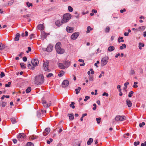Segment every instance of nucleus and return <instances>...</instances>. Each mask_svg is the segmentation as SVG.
I'll return each instance as SVG.
<instances>
[{"mask_svg": "<svg viewBox=\"0 0 146 146\" xmlns=\"http://www.w3.org/2000/svg\"><path fill=\"white\" fill-rule=\"evenodd\" d=\"M44 82L43 75L41 74L40 75L36 76L35 78V83L37 85L41 84Z\"/></svg>", "mask_w": 146, "mask_h": 146, "instance_id": "f257e3e1", "label": "nucleus"}, {"mask_svg": "<svg viewBox=\"0 0 146 146\" xmlns=\"http://www.w3.org/2000/svg\"><path fill=\"white\" fill-rule=\"evenodd\" d=\"M61 45L60 42H58L55 45V49L56 52L59 54H62L65 51L64 49L61 47Z\"/></svg>", "mask_w": 146, "mask_h": 146, "instance_id": "f03ea898", "label": "nucleus"}, {"mask_svg": "<svg viewBox=\"0 0 146 146\" xmlns=\"http://www.w3.org/2000/svg\"><path fill=\"white\" fill-rule=\"evenodd\" d=\"M71 15L69 13H66L64 14L63 16V18L62 19V22L64 23H66L71 19Z\"/></svg>", "mask_w": 146, "mask_h": 146, "instance_id": "7ed1b4c3", "label": "nucleus"}, {"mask_svg": "<svg viewBox=\"0 0 146 146\" xmlns=\"http://www.w3.org/2000/svg\"><path fill=\"white\" fill-rule=\"evenodd\" d=\"M42 104L43 106L45 108H48L51 106V103L50 101L43 100H42Z\"/></svg>", "mask_w": 146, "mask_h": 146, "instance_id": "20e7f679", "label": "nucleus"}, {"mask_svg": "<svg viewBox=\"0 0 146 146\" xmlns=\"http://www.w3.org/2000/svg\"><path fill=\"white\" fill-rule=\"evenodd\" d=\"M49 62H44L43 64V68L44 70L47 72H49L50 71V70L48 69V64Z\"/></svg>", "mask_w": 146, "mask_h": 146, "instance_id": "39448f33", "label": "nucleus"}, {"mask_svg": "<svg viewBox=\"0 0 146 146\" xmlns=\"http://www.w3.org/2000/svg\"><path fill=\"white\" fill-rule=\"evenodd\" d=\"M26 137V135L23 133H19L17 136L18 140L20 141L24 140Z\"/></svg>", "mask_w": 146, "mask_h": 146, "instance_id": "423d86ee", "label": "nucleus"}, {"mask_svg": "<svg viewBox=\"0 0 146 146\" xmlns=\"http://www.w3.org/2000/svg\"><path fill=\"white\" fill-rule=\"evenodd\" d=\"M125 119L126 117L123 115H117L115 118V120L117 121H122Z\"/></svg>", "mask_w": 146, "mask_h": 146, "instance_id": "0eeeda50", "label": "nucleus"}, {"mask_svg": "<svg viewBox=\"0 0 146 146\" xmlns=\"http://www.w3.org/2000/svg\"><path fill=\"white\" fill-rule=\"evenodd\" d=\"M108 57H105L103 58L101 61V64L102 66H104L106 65L108 62Z\"/></svg>", "mask_w": 146, "mask_h": 146, "instance_id": "6e6552de", "label": "nucleus"}, {"mask_svg": "<svg viewBox=\"0 0 146 146\" xmlns=\"http://www.w3.org/2000/svg\"><path fill=\"white\" fill-rule=\"evenodd\" d=\"M80 34L79 32H75L71 36L70 38L73 40L76 39L77 37Z\"/></svg>", "mask_w": 146, "mask_h": 146, "instance_id": "1a4fd4ad", "label": "nucleus"}, {"mask_svg": "<svg viewBox=\"0 0 146 146\" xmlns=\"http://www.w3.org/2000/svg\"><path fill=\"white\" fill-rule=\"evenodd\" d=\"M31 62L33 66H37L39 63V61L38 60L36 59L32 60Z\"/></svg>", "mask_w": 146, "mask_h": 146, "instance_id": "9d476101", "label": "nucleus"}, {"mask_svg": "<svg viewBox=\"0 0 146 146\" xmlns=\"http://www.w3.org/2000/svg\"><path fill=\"white\" fill-rule=\"evenodd\" d=\"M50 129L49 128H47L45 129L43 133V135L44 136L47 135L50 132Z\"/></svg>", "mask_w": 146, "mask_h": 146, "instance_id": "9b49d317", "label": "nucleus"}, {"mask_svg": "<svg viewBox=\"0 0 146 146\" xmlns=\"http://www.w3.org/2000/svg\"><path fill=\"white\" fill-rule=\"evenodd\" d=\"M69 82L68 80H64L62 83V86L63 87H66L69 84Z\"/></svg>", "mask_w": 146, "mask_h": 146, "instance_id": "f8f14e48", "label": "nucleus"}, {"mask_svg": "<svg viewBox=\"0 0 146 146\" xmlns=\"http://www.w3.org/2000/svg\"><path fill=\"white\" fill-rule=\"evenodd\" d=\"M64 23L62 22V20H58L55 22L56 25L58 27H60L61 25Z\"/></svg>", "mask_w": 146, "mask_h": 146, "instance_id": "ddd939ff", "label": "nucleus"}, {"mask_svg": "<svg viewBox=\"0 0 146 146\" xmlns=\"http://www.w3.org/2000/svg\"><path fill=\"white\" fill-rule=\"evenodd\" d=\"M41 36L42 38L44 39L46 38L47 36L48 35V34H47L45 33L43 31H41Z\"/></svg>", "mask_w": 146, "mask_h": 146, "instance_id": "4468645a", "label": "nucleus"}, {"mask_svg": "<svg viewBox=\"0 0 146 146\" xmlns=\"http://www.w3.org/2000/svg\"><path fill=\"white\" fill-rule=\"evenodd\" d=\"M53 49V46L50 44L46 48V50L49 52H51Z\"/></svg>", "mask_w": 146, "mask_h": 146, "instance_id": "2eb2a0df", "label": "nucleus"}, {"mask_svg": "<svg viewBox=\"0 0 146 146\" xmlns=\"http://www.w3.org/2000/svg\"><path fill=\"white\" fill-rule=\"evenodd\" d=\"M66 31L68 33H72L73 31L74 28L68 26L66 27Z\"/></svg>", "mask_w": 146, "mask_h": 146, "instance_id": "dca6fc26", "label": "nucleus"}, {"mask_svg": "<svg viewBox=\"0 0 146 146\" xmlns=\"http://www.w3.org/2000/svg\"><path fill=\"white\" fill-rule=\"evenodd\" d=\"M126 104H127V106L129 107H130L132 106V104L131 103V101H130L129 100H127L126 101Z\"/></svg>", "mask_w": 146, "mask_h": 146, "instance_id": "f3484780", "label": "nucleus"}, {"mask_svg": "<svg viewBox=\"0 0 146 146\" xmlns=\"http://www.w3.org/2000/svg\"><path fill=\"white\" fill-rule=\"evenodd\" d=\"M38 29L42 31L44 29V27L43 25L42 24H39L38 25L37 27Z\"/></svg>", "mask_w": 146, "mask_h": 146, "instance_id": "a211bd4d", "label": "nucleus"}, {"mask_svg": "<svg viewBox=\"0 0 146 146\" xmlns=\"http://www.w3.org/2000/svg\"><path fill=\"white\" fill-rule=\"evenodd\" d=\"M20 34L19 33H17L15 35V36L14 38L15 41H18L19 40V38L20 37Z\"/></svg>", "mask_w": 146, "mask_h": 146, "instance_id": "6ab92c4d", "label": "nucleus"}, {"mask_svg": "<svg viewBox=\"0 0 146 146\" xmlns=\"http://www.w3.org/2000/svg\"><path fill=\"white\" fill-rule=\"evenodd\" d=\"M115 49V47L113 46H111L108 48V50L109 52H112Z\"/></svg>", "mask_w": 146, "mask_h": 146, "instance_id": "aec40b11", "label": "nucleus"}, {"mask_svg": "<svg viewBox=\"0 0 146 146\" xmlns=\"http://www.w3.org/2000/svg\"><path fill=\"white\" fill-rule=\"evenodd\" d=\"M145 26L140 27L138 28L137 30L138 31H142L145 29Z\"/></svg>", "mask_w": 146, "mask_h": 146, "instance_id": "412c9836", "label": "nucleus"}, {"mask_svg": "<svg viewBox=\"0 0 146 146\" xmlns=\"http://www.w3.org/2000/svg\"><path fill=\"white\" fill-rule=\"evenodd\" d=\"M58 66L59 68L61 69H64L66 68L65 66L61 63H59L58 64Z\"/></svg>", "mask_w": 146, "mask_h": 146, "instance_id": "4be33fe9", "label": "nucleus"}, {"mask_svg": "<svg viewBox=\"0 0 146 146\" xmlns=\"http://www.w3.org/2000/svg\"><path fill=\"white\" fill-rule=\"evenodd\" d=\"M68 116L69 117V119L71 120H72L74 119V116L73 114H69L68 115Z\"/></svg>", "mask_w": 146, "mask_h": 146, "instance_id": "5701e85b", "label": "nucleus"}, {"mask_svg": "<svg viewBox=\"0 0 146 146\" xmlns=\"http://www.w3.org/2000/svg\"><path fill=\"white\" fill-rule=\"evenodd\" d=\"M63 63L67 67H68L70 65V62L68 61H64V62Z\"/></svg>", "mask_w": 146, "mask_h": 146, "instance_id": "b1692460", "label": "nucleus"}, {"mask_svg": "<svg viewBox=\"0 0 146 146\" xmlns=\"http://www.w3.org/2000/svg\"><path fill=\"white\" fill-rule=\"evenodd\" d=\"M93 141V139L92 138H90L87 142V144L88 145H90L91 144Z\"/></svg>", "mask_w": 146, "mask_h": 146, "instance_id": "393cba45", "label": "nucleus"}, {"mask_svg": "<svg viewBox=\"0 0 146 146\" xmlns=\"http://www.w3.org/2000/svg\"><path fill=\"white\" fill-rule=\"evenodd\" d=\"M93 30V28H91L90 26H88L87 27V31H86L87 33H89L90 31Z\"/></svg>", "mask_w": 146, "mask_h": 146, "instance_id": "a878e982", "label": "nucleus"}, {"mask_svg": "<svg viewBox=\"0 0 146 146\" xmlns=\"http://www.w3.org/2000/svg\"><path fill=\"white\" fill-rule=\"evenodd\" d=\"M81 90V88L80 87H78L77 89H76L75 91L76 94H78L80 92V91Z\"/></svg>", "mask_w": 146, "mask_h": 146, "instance_id": "bb28decb", "label": "nucleus"}, {"mask_svg": "<svg viewBox=\"0 0 146 146\" xmlns=\"http://www.w3.org/2000/svg\"><path fill=\"white\" fill-rule=\"evenodd\" d=\"M5 47V45L1 43L0 42V50L3 49Z\"/></svg>", "mask_w": 146, "mask_h": 146, "instance_id": "cd10ccee", "label": "nucleus"}, {"mask_svg": "<svg viewBox=\"0 0 146 146\" xmlns=\"http://www.w3.org/2000/svg\"><path fill=\"white\" fill-rule=\"evenodd\" d=\"M64 72L62 70H61L60 71L59 74H58V76L59 77H61L64 75Z\"/></svg>", "mask_w": 146, "mask_h": 146, "instance_id": "c85d7f7f", "label": "nucleus"}, {"mask_svg": "<svg viewBox=\"0 0 146 146\" xmlns=\"http://www.w3.org/2000/svg\"><path fill=\"white\" fill-rule=\"evenodd\" d=\"M110 27L108 26L106 27V28L105 29V32L106 33H108L110 32Z\"/></svg>", "mask_w": 146, "mask_h": 146, "instance_id": "c756f323", "label": "nucleus"}, {"mask_svg": "<svg viewBox=\"0 0 146 146\" xmlns=\"http://www.w3.org/2000/svg\"><path fill=\"white\" fill-rule=\"evenodd\" d=\"M144 46V44H143L141 42L139 43V49L140 50L141 49V47H143Z\"/></svg>", "mask_w": 146, "mask_h": 146, "instance_id": "7c9ffc66", "label": "nucleus"}, {"mask_svg": "<svg viewBox=\"0 0 146 146\" xmlns=\"http://www.w3.org/2000/svg\"><path fill=\"white\" fill-rule=\"evenodd\" d=\"M10 120L13 124H14L17 122L16 119L14 118H12L10 119Z\"/></svg>", "mask_w": 146, "mask_h": 146, "instance_id": "2f4dec72", "label": "nucleus"}, {"mask_svg": "<svg viewBox=\"0 0 146 146\" xmlns=\"http://www.w3.org/2000/svg\"><path fill=\"white\" fill-rule=\"evenodd\" d=\"M25 34L24 33H22L21 34V36L23 37L24 36H27L28 35V32L26 31L25 32Z\"/></svg>", "mask_w": 146, "mask_h": 146, "instance_id": "473e14b6", "label": "nucleus"}, {"mask_svg": "<svg viewBox=\"0 0 146 146\" xmlns=\"http://www.w3.org/2000/svg\"><path fill=\"white\" fill-rule=\"evenodd\" d=\"M126 48V45L125 44H123L122 46H120V48L121 50H122L124 48Z\"/></svg>", "mask_w": 146, "mask_h": 146, "instance_id": "72a5a7b5", "label": "nucleus"}, {"mask_svg": "<svg viewBox=\"0 0 146 146\" xmlns=\"http://www.w3.org/2000/svg\"><path fill=\"white\" fill-rule=\"evenodd\" d=\"M68 9L70 12H72L73 11V8L70 6H69L68 7Z\"/></svg>", "mask_w": 146, "mask_h": 146, "instance_id": "f704fd0d", "label": "nucleus"}, {"mask_svg": "<svg viewBox=\"0 0 146 146\" xmlns=\"http://www.w3.org/2000/svg\"><path fill=\"white\" fill-rule=\"evenodd\" d=\"M26 146H34V145L31 142H29L27 143Z\"/></svg>", "mask_w": 146, "mask_h": 146, "instance_id": "c9c22d12", "label": "nucleus"}, {"mask_svg": "<svg viewBox=\"0 0 146 146\" xmlns=\"http://www.w3.org/2000/svg\"><path fill=\"white\" fill-rule=\"evenodd\" d=\"M31 90V88L30 87H29L26 90V92L27 93H28L30 92Z\"/></svg>", "mask_w": 146, "mask_h": 146, "instance_id": "e433bc0d", "label": "nucleus"}, {"mask_svg": "<svg viewBox=\"0 0 146 146\" xmlns=\"http://www.w3.org/2000/svg\"><path fill=\"white\" fill-rule=\"evenodd\" d=\"M74 104L75 103L74 102H72L71 103V104L70 105V106L71 107H72V109H74L75 108V106H74Z\"/></svg>", "mask_w": 146, "mask_h": 146, "instance_id": "4c0bfd02", "label": "nucleus"}, {"mask_svg": "<svg viewBox=\"0 0 146 146\" xmlns=\"http://www.w3.org/2000/svg\"><path fill=\"white\" fill-rule=\"evenodd\" d=\"M31 16V14H28L24 15L23 16V18H28V17H30Z\"/></svg>", "mask_w": 146, "mask_h": 146, "instance_id": "58836bf2", "label": "nucleus"}, {"mask_svg": "<svg viewBox=\"0 0 146 146\" xmlns=\"http://www.w3.org/2000/svg\"><path fill=\"white\" fill-rule=\"evenodd\" d=\"M96 120L97 121V123L98 124H99L100 122V121L101 120V119L100 117H99L98 118H96Z\"/></svg>", "mask_w": 146, "mask_h": 146, "instance_id": "ea45409f", "label": "nucleus"}, {"mask_svg": "<svg viewBox=\"0 0 146 146\" xmlns=\"http://www.w3.org/2000/svg\"><path fill=\"white\" fill-rule=\"evenodd\" d=\"M26 4L28 7H29L30 6L32 7L33 6V4L30 3L29 2H26Z\"/></svg>", "mask_w": 146, "mask_h": 146, "instance_id": "a19ab883", "label": "nucleus"}, {"mask_svg": "<svg viewBox=\"0 0 146 146\" xmlns=\"http://www.w3.org/2000/svg\"><path fill=\"white\" fill-rule=\"evenodd\" d=\"M133 93V92L132 91H130L128 97L129 98L131 97Z\"/></svg>", "mask_w": 146, "mask_h": 146, "instance_id": "79ce46f5", "label": "nucleus"}, {"mask_svg": "<svg viewBox=\"0 0 146 146\" xmlns=\"http://www.w3.org/2000/svg\"><path fill=\"white\" fill-rule=\"evenodd\" d=\"M134 85L133 86L134 88H137L138 87V86L136 85L137 84L138 82H134Z\"/></svg>", "mask_w": 146, "mask_h": 146, "instance_id": "37998d69", "label": "nucleus"}, {"mask_svg": "<svg viewBox=\"0 0 146 146\" xmlns=\"http://www.w3.org/2000/svg\"><path fill=\"white\" fill-rule=\"evenodd\" d=\"M145 124V123L144 122H143L142 123H140L139 124V126L140 127H142Z\"/></svg>", "mask_w": 146, "mask_h": 146, "instance_id": "c03bdc74", "label": "nucleus"}, {"mask_svg": "<svg viewBox=\"0 0 146 146\" xmlns=\"http://www.w3.org/2000/svg\"><path fill=\"white\" fill-rule=\"evenodd\" d=\"M11 84V82H9L8 84H6L5 85V87H9Z\"/></svg>", "mask_w": 146, "mask_h": 146, "instance_id": "a18cd8bd", "label": "nucleus"}, {"mask_svg": "<svg viewBox=\"0 0 146 146\" xmlns=\"http://www.w3.org/2000/svg\"><path fill=\"white\" fill-rule=\"evenodd\" d=\"M30 138L31 139L34 140L35 139L37 138V137L35 135H33L31 136Z\"/></svg>", "mask_w": 146, "mask_h": 146, "instance_id": "49530a36", "label": "nucleus"}, {"mask_svg": "<svg viewBox=\"0 0 146 146\" xmlns=\"http://www.w3.org/2000/svg\"><path fill=\"white\" fill-rule=\"evenodd\" d=\"M5 76V74L4 72H1V74H0V77L1 78H2Z\"/></svg>", "mask_w": 146, "mask_h": 146, "instance_id": "de8ad7c7", "label": "nucleus"}, {"mask_svg": "<svg viewBox=\"0 0 146 146\" xmlns=\"http://www.w3.org/2000/svg\"><path fill=\"white\" fill-rule=\"evenodd\" d=\"M7 105V103L6 102H3L2 103V106L3 107H4L6 106Z\"/></svg>", "mask_w": 146, "mask_h": 146, "instance_id": "09e8293b", "label": "nucleus"}, {"mask_svg": "<svg viewBox=\"0 0 146 146\" xmlns=\"http://www.w3.org/2000/svg\"><path fill=\"white\" fill-rule=\"evenodd\" d=\"M53 141V139L52 138H50L49 140H47V143L48 144H49L51 142H52Z\"/></svg>", "mask_w": 146, "mask_h": 146, "instance_id": "8fccbe9b", "label": "nucleus"}, {"mask_svg": "<svg viewBox=\"0 0 146 146\" xmlns=\"http://www.w3.org/2000/svg\"><path fill=\"white\" fill-rule=\"evenodd\" d=\"M20 65L21 67V68H25V65L23 63H20Z\"/></svg>", "mask_w": 146, "mask_h": 146, "instance_id": "3c124183", "label": "nucleus"}, {"mask_svg": "<svg viewBox=\"0 0 146 146\" xmlns=\"http://www.w3.org/2000/svg\"><path fill=\"white\" fill-rule=\"evenodd\" d=\"M135 73L134 70L131 69L130 71V74L131 75H132L134 74H135Z\"/></svg>", "mask_w": 146, "mask_h": 146, "instance_id": "603ef678", "label": "nucleus"}, {"mask_svg": "<svg viewBox=\"0 0 146 146\" xmlns=\"http://www.w3.org/2000/svg\"><path fill=\"white\" fill-rule=\"evenodd\" d=\"M28 67L29 69H33L34 68L33 66H32L31 64H28Z\"/></svg>", "mask_w": 146, "mask_h": 146, "instance_id": "864d4df0", "label": "nucleus"}, {"mask_svg": "<svg viewBox=\"0 0 146 146\" xmlns=\"http://www.w3.org/2000/svg\"><path fill=\"white\" fill-rule=\"evenodd\" d=\"M140 142L139 141H137V142H135L134 143V145L135 146H137L139 144Z\"/></svg>", "mask_w": 146, "mask_h": 146, "instance_id": "5fc2aeb1", "label": "nucleus"}, {"mask_svg": "<svg viewBox=\"0 0 146 146\" xmlns=\"http://www.w3.org/2000/svg\"><path fill=\"white\" fill-rule=\"evenodd\" d=\"M90 98V97L88 96H86L85 97V99H84V101L85 102L88 99Z\"/></svg>", "mask_w": 146, "mask_h": 146, "instance_id": "6e6d98bb", "label": "nucleus"}, {"mask_svg": "<svg viewBox=\"0 0 146 146\" xmlns=\"http://www.w3.org/2000/svg\"><path fill=\"white\" fill-rule=\"evenodd\" d=\"M123 38L122 37H120V39L121 40L120 41V40H119V38H118V42H124V40L123 39Z\"/></svg>", "mask_w": 146, "mask_h": 146, "instance_id": "4d7b16f0", "label": "nucleus"}, {"mask_svg": "<svg viewBox=\"0 0 146 146\" xmlns=\"http://www.w3.org/2000/svg\"><path fill=\"white\" fill-rule=\"evenodd\" d=\"M53 76V74L52 73H50L48 74V75L46 76L47 78H49Z\"/></svg>", "mask_w": 146, "mask_h": 146, "instance_id": "13d9d810", "label": "nucleus"}, {"mask_svg": "<svg viewBox=\"0 0 146 146\" xmlns=\"http://www.w3.org/2000/svg\"><path fill=\"white\" fill-rule=\"evenodd\" d=\"M34 38V35L33 34H31L30 35V39H32L33 38Z\"/></svg>", "mask_w": 146, "mask_h": 146, "instance_id": "bf43d9fd", "label": "nucleus"}, {"mask_svg": "<svg viewBox=\"0 0 146 146\" xmlns=\"http://www.w3.org/2000/svg\"><path fill=\"white\" fill-rule=\"evenodd\" d=\"M93 106H94V108H93V110H96V104H93Z\"/></svg>", "mask_w": 146, "mask_h": 146, "instance_id": "052dcab7", "label": "nucleus"}, {"mask_svg": "<svg viewBox=\"0 0 146 146\" xmlns=\"http://www.w3.org/2000/svg\"><path fill=\"white\" fill-rule=\"evenodd\" d=\"M23 59L24 61L26 62L27 60V58L26 57L24 56L23 57Z\"/></svg>", "mask_w": 146, "mask_h": 146, "instance_id": "680f3d73", "label": "nucleus"}, {"mask_svg": "<svg viewBox=\"0 0 146 146\" xmlns=\"http://www.w3.org/2000/svg\"><path fill=\"white\" fill-rule=\"evenodd\" d=\"M90 70L91 71V74H93L94 73V71H93V69L92 68H90Z\"/></svg>", "mask_w": 146, "mask_h": 146, "instance_id": "e2e57ef3", "label": "nucleus"}, {"mask_svg": "<svg viewBox=\"0 0 146 146\" xmlns=\"http://www.w3.org/2000/svg\"><path fill=\"white\" fill-rule=\"evenodd\" d=\"M126 11V10L125 9H121L120 10V12L121 13H123L124 12Z\"/></svg>", "mask_w": 146, "mask_h": 146, "instance_id": "0e129e2a", "label": "nucleus"}, {"mask_svg": "<svg viewBox=\"0 0 146 146\" xmlns=\"http://www.w3.org/2000/svg\"><path fill=\"white\" fill-rule=\"evenodd\" d=\"M37 116L38 117H40V113L39 112H37Z\"/></svg>", "mask_w": 146, "mask_h": 146, "instance_id": "69168bd1", "label": "nucleus"}, {"mask_svg": "<svg viewBox=\"0 0 146 146\" xmlns=\"http://www.w3.org/2000/svg\"><path fill=\"white\" fill-rule=\"evenodd\" d=\"M102 96H106L107 97H108V94L107 93H106V92H104L102 94Z\"/></svg>", "mask_w": 146, "mask_h": 146, "instance_id": "338daca9", "label": "nucleus"}, {"mask_svg": "<svg viewBox=\"0 0 146 146\" xmlns=\"http://www.w3.org/2000/svg\"><path fill=\"white\" fill-rule=\"evenodd\" d=\"M93 80H94V78H93L92 76H90V77L89 78V80H90V81H93Z\"/></svg>", "mask_w": 146, "mask_h": 146, "instance_id": "774afa93", "label": "nucleus"}]
</instances>
